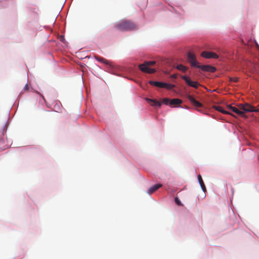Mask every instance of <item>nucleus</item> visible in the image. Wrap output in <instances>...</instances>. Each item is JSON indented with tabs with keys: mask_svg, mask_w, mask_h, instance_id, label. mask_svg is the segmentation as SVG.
<instances>
[{
	"mask_svg": "<svg viewBox=\"0 0 259 259\" xmlns=\"http://www.w3.org/2000/svg\"><path fill=\"white\" fill-rule=\"evenodd\" d=\"M182 103L181 100L179 99H174L170 100L169 102V105L170 106H175L181 104Z\"/></svg>",
	"mask_w": 259,
	"mask_h": 259,
	"instance_id": "2eb2a0df",
	"label": "nucleus"
},
{
	"mask_svg": "<svg viewBox=\"0 0 259 259\" xmlns=\"http://www.w3.org/2000/svg\"><path fill=\"white\" fill-rule=\"evenodd\" d=\"M146 100L149 104H150L152 106H157L158 107H160L161 105V103L160 102L156 101L155 100L151 99H149V98H146Z\"/></svg>",
	"mask_w": 259,
	"mask_h": 259,
	"instance_id": "9d476101",
	"label": "nucleus"
},
{
	"mask_svg": "<svg viewBox=\"0 0 259 259\" xmlns=\"http://www.w3.org/2000/svg\"><path fill=\"white\" fill-rule=\"evenodd\" d=\"M198 182L199 183V184H200L202 190L204 192H205L206 191V189L204 183L203 181V180L202 179V177H201V175H199L198 176Z\"/></svg>",
	"mask_w": 259,
	"mask_h": 259,
	"instance_id": "ddd939ff",
	"label": "nucleus"
},
{
	"mask_svg": "<svg viewBox=\"0 0 259 259\" xmlns=\"http://www.w3.org/2000/svg\"><path fill=\"white\" fill-rule=\"evenodd\" d=\"M239 106V109L242 111H243V112L244 113V111H245V104H239L238 105Z\"/></svg>",
	"mask_w": 259,
	"mask_h": 259,
	"instance_id": "aec40b11",
	"label": "nucleus"
},
{
	"mask_svg": "<svg viewBox=\"0 0 259 259\" xmlns=\"http://www.w3.org/2000/svg\"><path fill=\"white\" fill-rule=\"evenodd\" d=\"M177 68L178 70L182 71L184 72H186L187 71V70L188 69V68L187 67H186L182 64H179L178 65H177Z\"/></svg>",
	"mask_w": 259,
	"mask_h": 259,
	"instance_id": "f3484780",
	"label": "nucleus"
},
{
	"mask_svg": "<svg viewBox=\"0 0 259 259\" xmlns=\"http://www.w3.org/2000/svg\"><path fill=\"white\" fill-rule=\"evenodd\" d=\"M187 98L191 102V104L196 108L198 109V108H201L203 107V105L199 102L196 100L192 95H187Z\"/></svg>",
	"mask_w": 259,
	"mask_h": 259,
	"instance_id": "423d86ee",
	"label": "nucleus"
},
{
	"mask_svg": "<svg viewBox=\"0 0 259 259\" xmlns=\"http://www.w3.org/2000/svg\"><path fill=\"white\" fill-rule=\"evenodd\" d=\"M227 107L229 109H230L231 110H232L233 112L236 113V114L240 115L241 116L244 115L243 111L240 110L238 108H237L235 107H233V106H231V105H228Z\"/></svg>",
	"mask_w": 259,
	"mask_h": 259,
	"instance_id": "1a4fd4ad",
	"label": "nucleus"
},
{
	"mask_svg": "<svg viewBox=\"0 0 259 259\" xmlns=\"http://www.w3.org/2000/svg\"><path fill=\"white\" fill-rule=\"evenodd\" d=\"M252 65L254 71L259 73V58L257 59V61L256 60L253 61Z\"/></svg>",
	"mask_w": 259,
	"mask_h": 259,
	"instance_id": "4468645a",
	"label": "nucleus"
},
{
	"mask_svg": "<svg viewBox=\"0 0 259 259\" xmlns=\"http://www.w3.org/2000/svg\"><path fill=\"white\" fill-rule=\"evenodd\" d=\"M175 200L177 205H182L181 201L179 199L178 197H176Z\"/></svg>",
	"mask_w": 259,
	"mask_h": 259,
	"instance_id": "412c9836",
	"label": "nucleus"
},
{
	"mask_svg": "<svg viewBox=\"0 0 259 259\" xmlns=\"http://www.w3.org/2000/svg\"><path fill=\"white\" fill-rule=\"evenodd\" d=\"M229 80L231 82H236L238 81V78L236 77H229Z\"/></svg>",
	"mask_w": 259,
	"mask_h": 259,
	"instance_id": "6ab92c4d",
	"label": "nucleus"
},
{
	"mask_svg": "<svg viewBox=\"0 0 259 259\" xmlns=\"http://www.w3.org/2000/svg\"><path fill=\"white\" fill-rule=\"evenodd\" d=\"M95 58L98 61L103 63L105 64H108L109 63V61L103 58L100 57L98 56H95Z\"/></svg>",
	"mask_w": 259,
	"mask_h": 259,
	"instance_id": "dca6fc26",
	"label": "nucleus"
},
{
	"mask_svg": "<svg viewBox=\"0 0 259 259\" xmlns=\"http://www.w3.org/2000/svg\"><path fill=\"white\" fill-rule=\"evenodd\" d=\"M213 108L216 110L217 111H218L223 114H230L229 112L224 110L222 107L220 106H216L214 105L213 106Z\"/></svg>",
	"mask_w": 259,
	"mask_h": 259,
	"instance_id": "f8f14e48",
	"label": "nucleus"
},
{
	"mask_svg": "<svg viewBox=\"0 0 259 259\" xmlns=\"http://www.w3.org/2000/svg\"><path fill=\"white\" fill-rule=\"evenodd\" d=\"M201 56L207 59H210V58H214V59H218L219 58V56L216 54L214 53L213 52H207V51H203L201 53Z\"/></svg>",
	"mask_w": 259,
	"mask_h": 259,
	"instance_id": "0eeeda50",
	"label": "nucleus"
},
{
	"mask_svg": "<svg viewBox=\"0 0 259 259\" xmlns=\"http://www.w3.org/2000/svg\"><path fill=\"white\" fill-rule=\"evenodd\" d=\"M244 112H258V109H255V108L248 104H245Z\"/></svg>",
	"mask_w": 259,
	"mask_h": 259,
	"instance_id": "9b49d317",
	"label": "nucleus"
},
{
	"mask_svg": "<svg viewBox=\"0 0 259 259\" xmlns=\"http://www.w3.org/2000/svg\"><path fill=\"white\" fill-rule=\"evenodd\" d=\"M115 28L121 31H131L136 29V25L131 20H122L115 25Z\"/></svg>",
	"mask_w": 259,
	"mask_h": 259,
	"instance_id": "f03ea898",
	"label": "nucleus"
},
{
	"mask_svg": "<svg viewBox=\"0 0 259 259\" xmlns=\"http://www.w3.org/2000/svg\"><path fill=\"white\" fill-rule=\"evenodd\" d=\"M162 184H157L156 185H154L151 187L148 190V193L149 194H152L156 191H157L159 188H161L162 187Z\"/></svg>",
	"mask_w": 259,
	"mask_h": 259,
	"instance_id": "6e6552de",
	"label": "nucleus"
},
{
	"mask_svg": "<svg viewBox=\"0 0 259 259\" xmlns=\"http://www.w3.org/2000/svg\"><path fill=\"white\" fill-rule=\"evenodd\" d=\"M29 88L28 84H26L23 88V90L24 92H28L29 91Z\"/></svg>",
	"mask_w": 259,
	"mask_h": 259,
	"instance_id": "4be33fe9",
	"label": "nucleus"
},
{
	"mask_svg": "<svg viewBox=\"0 0 259 259\" xmlns=\"http://www.w3.org/2000/svg\"><path fill=\"white\" fill-rule=\"evenodd\" d=\"M155 64V61H145L143 64L139 65V68L143 72L148 73H153L155 72L156 70L153 68H150L149 66L154 65Z\"/></svg>",
	"mask_w": 259,
	"mask_h": 259,
	"instance_id": "7ed1b4c3",
	"label": "nucleus"
},
{
	"mask_svg": "<svg viewBox=\"0 0 259 259\" xmlns=\"http://www.w3.org/2000/svg\"><path fill=\"white\" fill-rule=\"evenodd\" d=\"M170 100L168 98H164L162 100V103L165 105H168L169 104Z\"/></svg>",
	"mask_w": 259,
	"mask_h": 259,
	"instance_id": "a211bd4d",
	"label": "nucleus"
},
{
	"mask_svg": "<svg viewBox=\"0 0 259 259\" xmlns=\"http://www.w3.org/2000/svg\"><path fill=\"white\" fill-rule=\"evenodd\" d=\"M188 60L192 67L200 68L204 71L214 72L216 70L215 68L211 65H200L199 63L196 60L195 55L192 53L189 52L188 54Z\"/></svg>",
	"mask_w": 259,
	"mask_h": 259,
	"instance_id": "f257e3e1",
	"label": "nucleus"
},
{
	"mask_svg": "<svg viewBox=\"0 0 259 259\" xmlns=\"http://www.w3.org/2000/svg\"><path fill=\"white\" fill-rule=\"evenodd\" d=\"M170 77H171V78H174V79H175V78H176L177 77V74H172V75L170 76Z\"/></svg>",
	"mask_w": 259,
	"mask_h": 259,
	"instance_id": "5701e85b",
	"label": "nucleus"
},
{
	"mask_svg": "<svg viewBox=\"0 0 259 259\" xmlns=\"http://www.w3.org/2000/svg\"><path fill=\"white\" fill-rule=\"evenodd\" d=\"M149 83L152 85H154L155 87L161 88H165L168 90H171L175 87V85L173 84L155 81L152 80H150L149 81Z\"/></svg>",
	"mask_w": 259,
	"mask_h": 259,
	"instance_id": "20e7f679",
	"label": "nucleus"
},
{
	"mask_svg": "<svg viewBox=\"0 0 259 259\" xmlns=\"http://www.w3.org/2000/svg\"><path fill=\"white\" fill-rule=\"evenodd\" d=\"M181 78L185 81L188 85L194 88L195 89H197L200 85L198 82L192 81L190 78L188 76L183 75L181 76Z\"/></svg>",
	"mask_w": 259,
	"mask_h": 259,
	"instance_id": "39448f33",
	"label": "nucleus"
}]
</instances>
